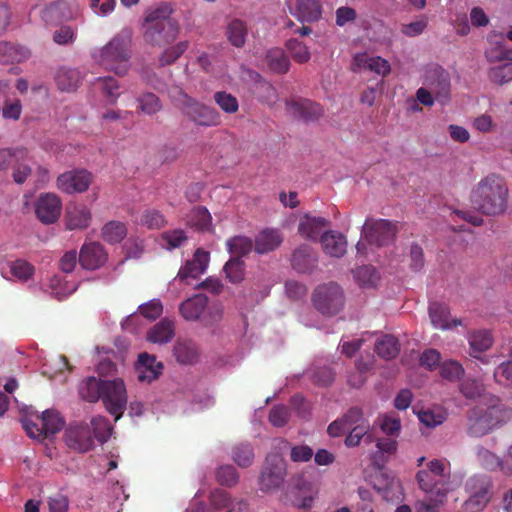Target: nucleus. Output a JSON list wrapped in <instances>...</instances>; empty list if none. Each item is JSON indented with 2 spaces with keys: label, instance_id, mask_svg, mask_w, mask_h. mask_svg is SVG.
Returning a JSON list of instances; mask_svg holds the SVG:
<instances>
[{
  "label": "nucleus",
  "instance_id": "f257e3e1",
  "mask_svg": "<svg viewBox=\"0 0 512 512\" xmlns=\"http://www.w3.org/2000/svg\"><path fill=\"white\" fill-rule=\"evenodd\" d=\"M509 190L503 177L489 174L472 189L470 201L474 209L488 216L503 214L507 209Z\"/></svg>",
  "mask_w": 512,
  "mask_h": 512
},
{
  "label": "nucleus",
  "instance_id": "f03ea898",
  "mask_svg": "<svg viewBox=\"0 0 512 512\" xmlns=\"http://www.w3.org/2000/svg\"><path fill=\"white\" fill-rule=\"evenodd\" d=\"M172 13L170 4L161 3L146 15L143 24L145 43L153 47H165L176 40L180 26L171 16Z\"/></svg>",
  "mask_w": 512,
  "mask_h": 512
},
{
  "label": "nucleus",
  "instance_id": "7ed1b4c3",
  "mask_svg": "<svg viewBox=\"0 0 512 512\" xmlns=\"http://www.w3.org/2000/svg\"><path fill=\"white\" fill-rule=\"evenodd\" d=\"M131 42L129 31L117 34L101 49L99 64L119 76L126 75L130 68Z\"/></svg>",
  "mask_w": 512,
  "mask_h": 512
},
{
  "label": "nucleus",
  "instance_id": "20e7f679",
  "mask_svg": "<svg viewBox=\"0 0 512 512\" xmlns=\"http://www.w3.org/2000/svg\"><path fill=\"white\" fill-rule=\"evenodd\" d=\"M416 479L426 494L439 497V502L446 500L451 490L450 463L445 459H433L427 463L426 469L417 472Z\"/></svg>",
  "mask_w": 512,
  "mask_h": 512
},
{
  "label": "nucleus",
  "instance_id": "39448f33",
  "mask_svg": "<svg viewBox=\"0 0 512 512\" xmlns=\"http://www.w3.org/2000/svg\"><path fill=\"white\" fill-rule=\"evenodd\" d=\"M397 222L388 219L366 218L361 229V240L356 244L357 252L366 254V245L385 247L392 244L398 233Z\"/></svg>",
  "mask_w": 512,
  "mask_h": 512
},
{
  "label": "nucleus",
  "instance_id": "423d86ee",
  "mask_svg": "<svg viewBox=\"0 0 512 512\" xmlns=\"http://www.w3.org/2000/svg\"><path fill=\"white\" fill-rule=\"evenodd\" d=\"M512 417V409L502 404L487 408L475 407L469 412L467 432L472 437L488 434L496 426L507 422Z\"/></svg>",
  "mask_w": 512,
  "mask_h": 512
},
{
  "label": "nucleus",
  "instance_id": "0eeeda50",
  "mask_svg": "<svg viewBox=\"0 0 512 512\" xmlns=\"http://www.w3.org/2000/svg\"><path fill=\"white\" fill-rule=\"evenodd\" d=\"M311 301L315 309L322 315L334 316L344 308L345 294L338 283H323L313 290Z\"/></svg>",
  "mask_w": 512,
  "mask_h": 512
},
{
  "label": "nucleus",
  "instance_id": "6e6552de",
  "mask_svg": "<svg viewBox=\"0 0 512 512\" xmlns=\"http://www.w3.org/2000/svg\"><path fill=\"white\" fill-rule=\"evenodd\" d=\"M492 480L487 475L476 474L469 477L465 484L468 499L462 504L463 512H481L491 499Z\"/></svg>",
  "mask_w": 512,
  "mask_h": 512
},
{
  "label": "nucleus",
  "instance_id": "1a4fd4ad",
  "mask_svg": "<svg viewBox=\"0 0 512 512\" xmlns=\"http://www.w3.org/2000/svg\"><path fill=\"white\" fill-rule=\"evenodd\" d=\"M287 475V464L279 454L267 455L259 476V485L262 491L278 489Z\"/></svg>",
  "mask_w": 512,
  "mask_h": 512
},
{
  "label": "nucleus",
  "instance_id": "9d476101",
  "mask_svg": "<svg viewBox=\"0 0 512 512\" xmlns=\"http://www.w3.org/2000/svg\"><path fill=\"white\" fill-rule=\"evenodd\" d=\"M423 84L434 95L436 102L447 105L451 100V79L449 73L439 65L426 68Z\"/></svg>",
  "mask_w": 512,
  "mask_h": 512
},
{
  "label": "nucleus",
  "instance_id": "9b49d317",
  "mask_svg": "<svg viewBox=\"0 0 512 512\" xmlns=\"http://www.w3.org/2000/svg\"><path fill=\"white\" fill-rule=\"evenodd\" d=\"M100 400H102L107 411L115 417V421L119 420L126 410L127 392L124 381L116 378L106 380L102 389Z\"/></svg>",
  "mask_w": 512,
  "mask_h": 512
},
{
  "label": "nucleus",
  "instance_id": "f8f14e48",
  "mask_svg": "<svg viewBox=\"0 0 512 512\" xmlns=\"http://www.w3.org/2000/svg\"><path fill=\"white\" fill-rule=\"evenodd\" d=\"M40 424L41 428H37V432H34L32 426L36 427V424L27 419L23 421V428L29 437L42 440L61 431L65 422L58 412L46 410L42 413Z\"/></svg>",
  "mask_w": 512,
  "mask_h": 512
},
{
  "label": "nucleus",
  "instance_id": "ddd939ff",
  "mask_svg": "<svg viewBox=\"0 0 512 512\" xmlns=\"http://www.w3.org/2000/svg\"><path fill=\"white\" fill-rule=\"evenodd\" d=\"M189 103L182 113L196 125L215 127L221 124V115L215 108L200 103L195 99Z\"/></svg>",
  "mask_w": 512,
  "mask_h": 512
},
{
  "label": "nucleus",
  "instance_id": "4468645a",
  "mask_svg": "<svg viewBox=\"0 0 512 512\" xmlns=\"http://www.w3.org/2000/svg\"><path fill=\"white\" fill-rule=\"evenodd\" d=\"M62 211V201L54 193H42L35 202V214L43 224L55 223Z\"/></svg>",
  "mask_w": 512,
  "mask_h": 512
},
{
  "label": "nucleus",
  "instance_id": "2eb2a0df",
  "mask_svg": "<svg viewBox=\"0 0 512 512\" xmlns=\"http://www.w3.org/2000/svg\"><path fill=\"white\" fill-rule=\"evenodd\" d=\"M92 182V175L85 169L67 171L57 178V187L67 194L85 192Z\"/></svg>",
  "mask_w": 512,
  "mask_h": 512
},
{
  "label": "nucleus",
  "instance_id": "dca6fc26",
  "mask_svg": "<svg viewBox=\"0 0 512 512\" xmlns=\"http://www.w3.org/2000/svg\"><path fill=\"white\" fill-rule=\"evenodd\" d=\"M65 441L69 448L84 453L94 447V440L87 424L70 425L65 431Z\"/></svg>",
  "mask_w": 512,
  "mask_h": 512
},
{
  "label": "nucleus",
  "instance_id": "f3484780",
  "mask_svg": "<svg viewBox=\"0 0 512 512\" xmlns=\"http://www.w3.org/2000/svg\"><path fill=\"white\" fill-rule=\"evenodd\" d=\"M489 63L512 61V48H508L502 33L491 32L487 36V47L484 52Z\"/></svg>",
  "mask_w": 512,
  "mask_h": 512
},
{
  "label": "nucleus",
  "instance_id": "a211bd4d",
  "mask_svg": "<svg viewBox=\"0 0 512 512\" xmlns=\"http://www.w3.org/2000/svg\"><path fill=\"white\" fill-rule=\"evenodd\" d=\"M329 225L328 219L306 213L299 220L298 233L307 240L319 241L323 230Z\"/></svg>",
  "mask_w": 512,
  "mask_h": 512
},
{
  "label": "nucleus",
  "instance_id": "6ab92c4d",
  "mask_svg": "<svg viewBox=\"0 0 512 512\" xmlns=\"http://www.w3.org/2000/svg\"><path fill=\"white\" fill-rule=\"evenodd\" d=\"M92 220V213L83 203H70L66 207L65 222L69 230L86 229Z\"/></svg>",
  "mask_w": 512,
  "mask_h": 512
},
{
  "label": "nucleus",
  "instance_id": "aec40b11",
  "mask_svg": "<svg viewBox=\"0 0 512 512\" xmlns=\"http://www.w3.org/2000/svg\"><path fill=\"white\" fill-rule=\"evenodd\" d=\"M319 242L327 256H344L347 253V237L339 231L325 230L321 234Z\"/></svg>",
  "mask_w": 512,
  "mask_h": 512
},
{
  "label": "nucleus",
  "instance_id": "412c9836",
  "mask_svg": "<svg viewBox=\"0 0 512 512\" xmlns=\"http://www.w3.org/2000/svg\"><path fill=\"white\" fill-rule=\"evenodd\" d=\"M135 369L139 381L151 382L161 374L163 364L161 362H157L155 356L143 352L138 356Z\"/></svg>",
  "mask_w": 512,
  "mask_h": 512
},
{
  "label": "nucleus",
  "instance_id": "4be33fe9",
  "mask_svg": "<svg viewBox=\"0 0 512 512\" xmlns=\"http://www.w3.org/2000/svg\"><path fill=\"white\" fill-rule=\"evenodd\" d=\"M322 4L320 0H296L294 9L290 13L300 22L312 23L322 16Z\"/></svg>",
  "mask_w": 512,
  "mask_h": 512
},
{
  "label": "nucleus",
  "instance_id": "5701e85b",
  "mask_svg": "<svg viewBox=\"0 0 512 512\" xmlns=\"http://www.w3.org/2000/svg\"><path fill=\"white\" fill-rule=\"evenodd\" d=\"M210 503L216 510L226 509L227 512H248V504L244 500H233L230 494L216 489L210 494Z\"/></svg>",
  "mask_w": 512,
  "mask_h": 512
},
{
  "label": "nucleus",
  "instance_id": "b1692460",
  "mask_svg": "<svg viewBox=\"0 0 512 512\" xmlns=\"http://www.w3.org/2000/svg\"><path fill=\"white\" fill-rule=\"evenodd\" d=\"M449 309L445 304L432 302L429 305V317L433 326L437 329H451L462 324L461 319L449 321Z\"/></svg>",
  "mask_w": 512,
  "mask_h": 512
},
{
  "label": "nucleus",
  "instance_id": "393cba45",
  "mask_svg": "<svg viewBox=\"0 0 512 512\" xmlns=\"http://www.w3.org/2000/svg\"><path fill=\"white\" fill-rule=\"evenodd\" d=\"M208 304V297L204 294H196L183 301L179 306V312L185 320L195 321L200 318Z\"/></svg>",
  "mask_w": 512,
  "mask_h": 512
},
{
  "label": "nucleus",
  "instance_id": "a878e982",
  "mask_svg": "<svg viewBox=\"0 0 512 512\" xmlns=\"http://www.w3.org/2000/svg\"><path fill=\"white\" fill-rule=\"evenodd\" d=\"M71 16L69 4L66 0H56L47 5L41 12V18L49 25L68 20Z\"/></svg>",
  "mask_w": 512,
  "mask_h": 512
},
{
  "label": "nucleus",
  "instance_id": "bb28decb",
  "mask_svg": "<svg viewBox=\"0 0 512 512\" xmlns=\"http://www.w3.org/2000/svg\"><path fill=\"white\" fill-rule=\"evenodd\" d=\"M283 238L276 229L266 228L255 237V251L258 254L273 252L282 243Z\"/></svg>",
  "mask_w": 512,
  "mask_h": 512
},
{
  "label": "nucleus",
  "instance_id": "cd10ccee",
  "mask_svg": "<svg viewBox=\"0 0 512 512\" xmlns=\"http://www.w3.org/2000/svg\"><path fill=\"white\" fill-rule=\"evenodd\" d=\"M477 458L484 469L491 472L500 471L505 476H512V472L506 470V467L510 466L507 457L502 459L488 449L480 447Z\"/></svg>",
  "mask_w": 512,
  "mask_h": 512
},
{
  "label": "nucleus",
  "instance_id": "c85d7f7f",
  "mask_svg": "<svg viewBox=\"0 0 512 512\" xmlns=\"http://www.w3.org/2000/svg\"><path fill=\"white\" fill-rule=\"evenodd\" d=\"M175 336L174 322L168 318L160 320L147 332V340L151 343L165 344Z\"/></svg>",
  "mask_w": 512,
  "mask_h": 512
},
{
  "label": "nucleus",
  "instance_id": "c756f323",
  "mask_svg": "<svg viewBox=\"0 0 512 512\" xmlns=\"http://www.w3.org/2000/svg\"><path fill=\"white\" fill-rule=\"evenodd\" d=\"M106 380H101L94 376L84 378L78 385V392L80 397L90 403H95L100 400L101 394Z\"/></svg>",
  "mask_w": 512,
  "mask_h": 512
},
{
  "label": "nucleus",
  "instance_id": "7c9ffc66",
  "mask_svg": "<svg viewBox=\"0 0 512 512\" xmlns=\"http://www.w3.org/2000/svg\"><path fill=\"white\" fill-rule=\"evenodd\" d=\"M468 342L470 346V355L479 358L478 353H483L490 349L494 339L489 330H475L469 333ZM483 361V359L481 358Z\"/></svg>",
  "mask_w": 512,
  "mask_h": 512
},
{
  "label": "nucleus",
  "instance_id": "2f4dec72",
  "mask_svg": "<svg viewBox=\"0 0 512 512\" xmlns=\"http://www.w3.org/2000/svg\"><path fill=\"white\" fill-rule=\"evenodd\" d=\"M83 76L78 69L62 67L57 71L56 84L62 91H75L81 84Z\"/></svg>",
  "mask_w": 512,
  "mask_h": 512
},
{
  "label": "nucleus",
  "instance_id": "473e14b6",
  "mask_svg": "<svg viewBox=\"0 0 512 512\" xmlns=\"http://www.w3.org/2000/svg\"><path fill=\"white\" fill-rule=\"evenodd\" d=\"M291 107L294 115L304 121H315L323 114L321 105L308 99L293 102Z\"/></svg>",
  "mask_w": 512,
  "mask_h": 512
},
{
  "label": "nucleus",
  "instance_id": "72a5a7b5",
  "mask_svg": "<svg viewBox=\"0 0 512 512\" xmlns=\"http://www.w3.org/2000/svg\"><path fill=\"white\" fill-rule=\"evenodd\" d=\"M375 352L385 360H391L400 353V344L398 339L390 334L383 335L375 344Z\"/></svg>",
  "mask_w": 512,
  "mask_h": 512
},
{
  "label": "nucleus",
  "instance_id": "f704fd0d",
  "mask_svg": "<svg viewBox=\"0 0 512 512\" xmlns=\"http://www.w3.org/2000/svg\"><path fill=\"white\" fill-rule=\"evenodd\" d=\"M248 34V28L244 21L240 19L231 20L225 31V35L229 43L236 47L241 48L244 46L246 37Z\"/></svg>",
  "mask_w": 512,
  "mask_h": 512
},
{
  "label": "nucleus",
  "instance_id": "c9c22d12",
  "mask_svg": "<svg viewBox=\"0 0 512 512\" xmlns=\"http://www.w3.org/2000/svg\"><path fill=\"white\" fill-rule=\"evenodd\" d=\"M353 278L362 288L376 287L380 277L372 265H362L352 270Z\"/></svg>",
  "mask_w": 512,
  "mask_h": 512
},
{
  "label": "nucleus",
  "instance_id": "e433bc0d",
  "mask_svg": "<svg viewBox=\"0 0 512 512\" xmlns=\"http://www.w3.org/2000/svg\"><path fill=\"white\" fill-rule=\"evenodd\" d=\"M101 235L104 241L117 244L126 237L127 227L121 221L111 220L102 227Z\"/></svg>",
  "mask_w": 512,
  "mask_h": 512
},
{
  "label": "nucleus",
  "instance_id": "4c0bfd02",
  "mask_svg": "<svg viewBox=\"0 0 512 512\" xmlns=\"http://www.w3.org/2000/svg\"><path fill=\"white\" fill-rule=\"evenodd\" d=\"M173 353L176 360L181 364H193L198 359V350L192 341H177Z\"/></svg>",
  "mask_w": 512,
  "mask_h": 512
},
{
  "label": "nucleus",
  "instance_id": "58836bf2",
  "mask_svg": "<svg viewBox=\"0 0 512 512\" xmlns=\"http://www.w3.org/2000/svg\"><path fill=\"white\" fill-rule=\"evenodd\" d=\"M208 261L209 258H192L187 260L185 265L179 270L178 277L182 280L200 277L206 271Z\"/></svg>",
  "mask_w": 512,
  "mask_h": 512
},
{
  "label": "nucleus",
  "instance_id": "ea45409f",
  "mask_svg": "<svg viewBox=\"0 0 512 512\" xmlns=\"http://www.w3.org/2000/svg\"><path fill=\"white\" fill-rule=\"evenodd\" d=\"M168 47L158 57V65L165 67L175 63L188 49V41H180L174 45H167Z\"/></svg>",
  "mask_w": 512,
  "mask_h": 512
},
{
  "label": "nucleus",
  "instance_id": "a19ab883",
  "mask_svg": "<svg viewBox=\"0 0 512 512\" xmlns=\"http://www.w3.org/2000/svg\"><path fill=\"white\" fill-rule=\"evenodd\" d=\"M267 63L273 72L277 74H285L290 67V60L283 50L279 48L271 49L266 55Z\"/></svg>",
  "mask_w": 512,
  "mask_h": 512
},
{
  "label": "nucleus",
  "instance_id": "79ce46f5",
  "mask_svg": "<svg viewBox=\"0 0 512 512\" xmlns=\"http://www.w3.org/2000/svg\"><path fill=\"white\" fill-rule=\"evenodd\" d=\"M227 250L232 256H247L255 247L252 239L247 236H234L226 242Z\"/></svg>",
  "mask_w": 512,
  "mask_h": 512
},
{
  "label": "nucleus",
  "instance_id": "37998d69",
  "mask_svg": "<svg viewBox=\"0 0 512 512\" xmlns=\"http://www.w3.org/2000/svg\"><path fill=\"white\" fill-rule=\"evenodd\" d=\"M276 442L278 443V448L280 450L290 448V459L293 462H307L314 455L313 449L308 445H296L290 447L289 442L284 439H276Z\"/></svg>",
  "mask_w": 512,
  "mask_h": 512
},
{
  "label": "nucleus",
  "instance_id": "c03bdc74",
  "mask_svg": "<svg viewBox=\"0 0 512 512\" xmlns=\"http://www.w3.org/2000/svg\"><path fill=\"white\" fill-rule=\"evenodd\" d=\"M136 101L138 103V109L145 115L152 116L162 110L160 98L152 92L141 94L137 97Z\"/></svg>",
  "mask_w": 512,
  "mask_h": 512
},
{
  "label": "nucleus",
  "instance_id": "a18cd8bd",
  "mask_svg": "<svg viewBox=\"0 0 512 512\" xmlns=\"http://www.w3.org/2000/svg\"><path fill=\"white\" fill-rule=\"evenodd\" d=\"M188 224L197 230L206 231L211 227L212 217L207 208L199 206L191 211Z\"/></svg>",
  "mask_w": 512,
  "mask_h": 512
},
{
  "label": "nucleus",
  "instance_id": "49530a36",
  "mask_svg": "<svg viewBox=\"0 0 512 512\" xmlns=\"http://www.w3.org/2000/svg\"><path fill=\"white\" fill-rule=\"evenodd\" d=\"M28 57V51L8 42H0V62H21Z\"/></svg>",
  "mask_w": 512,
  "mask_h": 512
},
{
  "label": "nucleus",
  "instance_id": "de8ad7c7",
  "mask_svg": "<svg viewBox=\"0 0 512 512\" xmlns=\"http://www.w3.org/2000/svg\"><path fill=\"white\" fill-rule=\"evenodd\" d=\"M245 263L242 258H229L224 265L226 278L231 283H240L245 276Z\"/></svg>",
  "mask_w": 512,
  "mask_h": 512
},
{
  "label": "nucleus",
  "instance_id": "09e8293b",
  "mask_svg": "<svg viewBox=\"0 0 512 512\" xmlns=\"http://www.w3.org/2000/svg\"><path fill=\"white\" fill-rule=\"evenodd\" d=\"M489 80L497 85L512 81V61L491 67L488 70Z\"/></svg>",
  "mask_w": 512,
  "mask_h": 512
},
{
  "label": "nucleus",
  "instance_id": "8fccbe9b",
  "mask_svg": "<svg viewBox=\"0 0 512 512\" xmlns=\"http://www.w3.org/2000/svg\"><path fill=\"white\" fill-rule=\"evenodd\" d=\"M369 429V423L354 426L353 428H351L350 433L345 438V445L347 447H356L359 445L362 439H364L366 443L372 442L373 437L371 434L368 433Z\"/></svg>",
  "mask_w": 512,
  "mask_h": 512
},
{
  "label": "nucleus",
  "instance_id": "3c124183",
  "mask_svg": "<svg viewBox=\"0 0 512 512\" xmlns=\"http://www.w3.org/2000/svg\"><path fill=\"white\" fill-rule=\"evenodd\" d=\"M286 48L294 61L299 64L307 63L311 58L309 48L298 39L292 38L286 42Z\"/></svg>",
  "mask_w": 512,
  "mask_h": 512
},
{
  "label": "nucleus",
  "instance_id": "603ef678",
  "mask_svg": "<svg viewBox=\"0 0 512 512\" xmlns=\"http://www.w3.org/2000/svg\"><path fill=\"white\" fill-rule=\"evenodd\" d=\"M91 426L93 428L94 438L100 443H105L113 430L109 420L104 416L93 417L91 419Z\"/></svg>",
  "mask_w": 512,
  "mask_h": 512
},
{
  "label": "nucleus",
  "instance_id": "864d4df0",
  "mask_svg": "<svg viewBox=\"0 0 512 512\" xmlns=\"http://www.w3.org/2000/svg\"><path fill=\"white\" fill-rule=\"evenodd\" d=\"M439 372L443 379L455 382L464 375L465 370L460 362L456 360H447L440 364Z\"/></svg>",
  "mask_w": 512,
  "mask_h": 512
},
{
  "label": "nucleus",
  "instance_id": "5fc2aeb1",
  "mask_svg": "<svg viewBox=\"0 0 512 512\" xmlns=\"http://www.w3.org/2000/svg\"><path fill=\"white\" fill-rule=\"evenodd\" d=\"M6 266L9 269L10 274L19 280H27L34 273V267L24 258H18L7 263Z\"/></svg>",
  "mask_w": 512,
  "mask_h": 512
},
{
  "label": "nucleus",
  "instance_id": "6e6d98bb",
  "mask_svg": "<svg viewBox=\"0 0 512 512\" xmlns=\"http://www.w3.org/2000/svg\"><path fill=\"white\" fill-rule=\"evenodd\" d=\"M461 394L467 399H475L480 397L485 388L479 379L466 377L459 385Z\"/></svg>",
  "mask_w": 512,
  "mask_h": 512
},
{
  "label": "nucleus",
  "instance_id": "4d7b16f0",
  "mask_svg": "<svg viewBox=\"0 0 512 512\" xmlns=\"http://www.w3.org/2000/svg\"><path fill=\"white\" fill-rule=\"evenodd\" d=\"M232 458L238 466L243 468L249 467L254 460L253 447L248 443L237 445L233 449Z\"/></svg>",
  "mask_w": 512,
  "mask_h": 512
},
{
  "label": "nucleus",
  "instance_id": "13d9d810",
  "mask_svg": "<svg viewBox=\"0 0 512 512\" xmlns=\"http://www.w3.org/2000/svg\"><path fill=\"white\" fill-rule=\"evenodd\" d=\"M96 84L102 90L109 103H115L119 97V84L113 77H103L96 80Z\"/></svg>",
  "mask_w": 512,
  "mask_h": 512
},
{
  "label": "nucleus",
  "instance_id": "bf43d9fd",
  "mask_svg": "<svg viewBox=\"0 0 512 512\" xmlns=\"http://www.w3.org/2000/svg\"><path fill=\"white\" fill-rule=\"evenodd\" d=\"M215 103L228 114H233L238 111L239 104L236 97L225 91H219L214 94Z\"/></svg>",
  "mask_w": 512,
  "mask_h": 512
},
{
  "label": "nucleus",
  "instance_id": "052dcab7",
  "mask_svg": "<svg viewBox=\"0 0 512 512\" xmlns=\"http://www.w3.org/2000/svg\"><path fill=\"white\" fill-rule=\"evenodd\" d=\"M292 268L299 274L316 275L317 258H291Z\"/></svg>",
  "mask_w": 512,
  "mask_h": 512
},
{
  "label": "nucleus",
  "instance_id": "680f3d73",
  "mask_svg": "<svg viewBox=\"0 0 512 512\" xmlns=\"http://www.w3.org/2000/svg\"><path fill=\"white\" fill-rule=\"evenodd\" d=\"M140 222L148 229H160L167 223L165 217L157 210H146L142 214Z\"/></svg>",
  "mask_w": 512,
  "mask_h": 512
},
{
  "label": "nucleus",
  "instance_id": "e2e57ef3",
  "mask_svg": "<svg viewBox=\"0 0 512 512\" xmlns=\"http://www.w3.org/2000/svg\"><path fill=\"white\" fill-rule=\"evenodd\" d=\"M417 416L421 423L430 428L442 424L445 420V416L441 411L436 412L432 409L420 410Z\"/></svg>",
  "mask_w": 512,
  "mask_h": 512
},
{
  "label": "nucleus",
  "instance_id": "0e129e2a",
  "mask_svg": "<svg viewBox=\"0 0 512 512\" xmlns=\"http://www.w3.org/2000/svg\"><path fill=\"white\" fill-rule=\"evenodd\" d=\"M217 481L221 485L233 486L239 480V475L232 465H224L219 467L216 473Z\"/></svg>",
  "mask_w": 512,
  "mask_h": 512
},
{
  "label": "nucleus",
  "instance_id": "69168bd1",
  "mask_svg": "<svg viewBox=\"0 0 512 512\" xmlns=\"http://www.w3.org/2000/svg\"><path fill=\"white\" fill-rule=\"evenodd\" d=\"M441 354L436 349H426L422 352L419 362L421 367L433 371L440 366Z\"/></svg>",
  "mask_w": 512,
  "mask_h": 512
},
{
  "label": "nucleus",
  "instance_id": "338daca9",
  "mask_svg": "<svg viewBox=\"0 0 512 512\" xmlns=\"http://www.w3.org/2000/svg\"><path fill=\"white\" fill-rule=\"evenodd\" d=\"M365 67L383 77L391 71L389 62L380 56L366 57Z\"/></svg>",
  "mask_w": 512,
  "mask_h": 512
},
{
  "label": "nucleus",
  "instance_id": "774afa93",
  "mask_svg": "<svg viewBox=\"0 0 512 512\" xmlns=\"http://www.w3.org/2000/svg\"><path fill=\"white\" fill-rule=\"evenodd\" d=\"M49 512H68L69 499L66 495L57 493L47 498Z\"/></svg>",
  "mask_w": 512,
  "mask_h": 512
}]
</instances>
